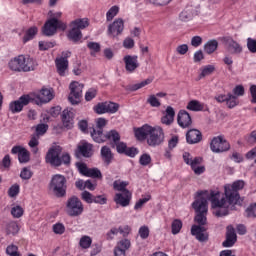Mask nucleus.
Segmentation results:
<instances>
[{
	"label": "nucleus",
	"mask_w": 256,
	"mask_h": 256,
	"mask_svg": "<svg viewBox=\"0 0 256 256\" xmlns=\"http://www.w3.org/2000/svg\"><path fill=\"white\" fill-rule=\"evenodd\" d=\"M83 211H85V207L79 198L72 196L67 200L66 213L69 217H79L80 215H83Z\"/></svg>",
	"instance_id": "20e7f679"
},
{
	"label": "nucleus",
	"mask_w": 256,
	"mask_h": 256,
	"mask_svg": "<svg viewBox=\"0 0 256 256\" xmlns=\"http://www.w3.org/2000/svg\"><path fill=\"white\" fill-rule=\"evenodd\" d=\"M207 201L211 202V192L204 190L197 192L196 199L192 203V207L197 213L194 220L200 226L193 225L191 228V235L196 237V239L201 242L207 241V239H209V235L205 232V227L201 226L207 223Z\"/></svg>",
	"instance_id": "f03ea898"
},
{
	"label": "nucleus",
	"mask_w": 256,
	"mask_h": 256,
	"mask_svg": "<svg viewBox=\"0 0 256 256\" xmlns=\"http://www.w3.org/2000/svg\"><path fill=\"white\" fill-rule=\"evenodd\" d=\"M246 213L248 217H256V203L248 207Z\"/></svg>",
	"instance_id": "338daca9"
},
{
	"label": "nucleus",
	"mask_w": 256,
	"mask_h": 256,
	"mask_svg": "<svg viewBox=\"0 0 256 256\" xmlns=\"http://www.w3.org/2000/svg\"><path fill=\"white\" fill-rule=\"evenodd\" d=\"M51 189H53L56 197H65L67 193V179L65 176L56 174L52 177Z\"/></svg>",
	"instance_id": "39448f33"
},
{
	"label": "nucleus",
	"mask_w": 256,
	"mask_h": 256,
	"mask_svg": "<svg viewBox=\"0 0 256 256\" xmlns=\"http://www.w3.org/2000/svg\"><path fill=\"white\" fill-rule=\"evenodd\" d=\"M119 111V104L114 102H106V113H117Z\"/></svg>",
	"instance_id": "de8ad7c7"
},
{
	"label": "nucleus",
	"mask_w": 256,
	"mask_h": 256,
	"mask_svg": "<svg viewBox=\"0 0 256 256\" xmlns=\"http://www.w3.org/2000/svg\"><path fill=\"white\" fill-rule=\"evenodd\" d=\"M247 47L250 53H256V40L253 38H248Z\"/></svg>",
	"instance_id": "680f3d73"
},
{
	"label": "nucleus",
	"mask_w": 256,
	"mask_h": 256,
	"mask_svg": "<svg viewBox=\"0 0 256 256\" xmlns=\"http://www.w3.org/2000/svg\"><path fill=\"white\" fill-rule=\"evenodd\" d=\"M123 235V237L129 235L131 233V227L129 226H120L119 228H112L108 233H107V239H113V235Z\"/></svg>",
	"instance_id": "393cba45"
},
{
	"label": "nucleus",
	"mask_w": 256,
	"mask_h": 256,
	"mask_svg": "<svg viewBox=\"0 0 256 256\" xmlns=\"http://www.w3.org/2000/svg\"><path fill=\"white\" fill-rule=\"evenodd\" d=\"M20 229L21 228L19 227V223H17V221L14 220L8 221L5 225L6 235H12L13 237H15L17 233H19Z\"/></svg>",
	"instance_id": "cd10ccee"
},
{
	"label": "nucleus",
	"mask_w": 256,
	"mask_h": 256,
	"mask_svg": "<svg viewBox=\"0 0 256 256\" xmlns=\"http://www.w3.org/2000/svg\"><path fill=\"white\" fill-rule=\"evenodd\" d=\"M101 157L104 163H107V165H109V163H111V160L113 159V152H111V148H109L108 146H103L101 148Z\"/></svg>",
	"instance_id": "2f4dec72"
},
{
	"label": "nucleus",
	"mask_w": 256,
	"mask_h": 256,
	"mask_svg": "<svg viewBox=\"0 0 256 256\" xmlns=\"http://www.w3.org/2000/svg\"><path fill=\"white\" fill-rule=\"evenodd\" d=\"M251 103L256 104V85L250 86Z\"/></svg>",
	"instance_id": "774afa93"
},
{
	"label": "nucleus",
	"mask_w": 256,
	"mask_h": 256,
	"mask_svg": "<svg viewBox=\"0 0 256 256\" xmlns=\"http://www.w3.org/2000/svg\"><path fill=\"white\" fill-rule=\"evenodd\" d=\"M139 235H140L141 239H147L149 237V227L148 226L140 227Z\"/></svg>",
	"instance_id": "0e129e2a"
},
{
	"label": "nucleus",
	"mask_w": 256,
	"mask_h": 256,
	"mask_svg": "<svg viewBox=\"0 0 256 256\" xmlns=\"http://www.w3.org/2000/svg\"><path fill=\"white\" fill-rule=\"evenodd\" d=\"M203 139V134H201V131L197 129H191L186 134V141L189 143V145H195L197 143H201V140Z\"/></svg>",
	"instance_id": "aec40b11"
},
{
	"label": "nucleus",
	"mask_w": 256,
	"mask_h": 256,
	"mask_svg": "<svg viewBox=\"0 0 256 256\" xmlns=\"http://www.w3.org/2000/svg\"><path fill=\"white\" fill-rule=\"evenodd\" d=\"M71 30L68 32V38L71 41H74V43H77V41H81V37H83V34H81V30L79 28H76L74 26H71Z\"/></svg>",
	"instance_id": "72a5a7b5"
},
{
	"label": "nucleus",
	"mask_w": 256,
	"mask_h": 256,
	"mask_svg": "<svg viewBox=\"0 0 256 256\" xmlns=\"http://www.w3.org/2000/svg\"><path fill=\"white\" fill-rule=\"evenodd\" d=\"M153 83V78H147L146 80L132 84L128 87L129 91H139V89H143V87H147V85H151Z\"/></svg>",
	"instance_id": "4c0bfd02"
},
{
	"label": "nucleus",
	"mask_w": 256,
	"mask_h": 256,
	"mask_svg": "<svg viewBox=\"0 0 256 256\" xmlns=\"http://www.w3.org/2000/svg\"><path fill=\"white\" fill-rule=\"evenodd\" d=\"M183 159L186 165H190L195 175H202V173H205V166H201V163H203V158L201 157L193 158L191 157V154L189 152H184Z\"/></svg>",
	"instance_id": "0eeeda50"
},
{
	"label": "nucleus",
	"mask_w": 256,
	"mask_h": 256,
	"mask_svg": "<svg viewBox=\"0 0 256 256\" xmlns=\"http://www.w3.org/2000/svg\"><path fill=\"white\" fill-rule=\"evenodd\" d=\"M23 213H25V210L19 205L11 208V215L14 217V219H20V217H23Z\"/></svg>",
	"instance_id": "37998d69"
},
{
	"label": "nucleus",
	"mask_w": 256,
	"mask_h": 256,
	"mask_svg": "<svg viewBox=\"0 0 256 256\" xmlns=\"http://www.w3.org/2000/svg\"><path fill=\"white\" fill-rule=\"evenodd\" d=\"M140 165H143L144 167H147V165H149V163H151V155L149 154H143L140 157Z\"/></svg>",
	"instance_id": "e2e57ef3"
},
{
	"label": "nucleus",
	"mask_w": 256,
	"mask_h": 256,
	"mask_svg": "<svg viewBox=\"0 0 256 256\" xmlns=\"http://www.w3.org/2000/svg\"><path fill=\"white\" fill-rule=\"evenodd\" d=\"M73 119H75V110L73 108H67L62 112V123L66 129L73 127Z\"/></svg>",
	"instance_id": "a211bd4d"
},
{
	"label": "nucleus",
	"mask_w": 256,
	"mask_h": 256,
	"mask_svg": "<svg viewBox=\"0 0 256 256\" xmlns=\"http://www.w3.org/2000/svg\"><path fill=\"white\" fill-rule=\"evenodd\" d=\"M177 121L178 125L182 127V129H187V127H191V123H193V121L191 120V115H189L188 112L185 110H181L178 113Z\"/></svg>",
	"instance_id": "4be33fe9"
},
{
	"label": "nucleus",
	"mask_w": 256,
	"mask_h": 256,
	"mask_svg": "<svg viewBox=\"0 0 256 256\" xmlns=\"http://www.w3.org/2000/svg\"><path fill=\"white\" fill-rule=\"evenodd\" d=\"M148 201H151V195H148L146 198H141L139 201L136 202L134 209L137 211L145 205Z\"/></svg>",
	"instance_id": "bf43d9fd"
},
{
	"label": "nucleus",
	"mask_w": 256,
	"mask_h": 256,
	"mask_svg": "<svg viewBox=\"0 0 256 256\" xmlns=\"http://www.w3.org/2000/svg\"><path fill=\"white\" fill-rule=\"evenodd\" d=\"M29 103H31V96L23 95L18 100L10 103L9 110L11 113H21V111H23V107L29 105Z\"/></svg>",
	"instance_id": "f8f14e48"
},
{
	"label": "nucleus",
	"mask_w": 256,
	"mask_h": 256,
	"mask_svg": "<svg viewBox=\"0 0 256 256\" xmlns=\"http://www.w3.org/2000/svg\"><path fill=\"white\" fill-rule=\"evenodd\" d=\"M131 199H133V193L129 190L125 192H118L114 195V202L120 207H129L131 205Z\"/></svg>",
	"instance_id": "ddd939ff"
},
{
	"label": "nucleus",
	"mask_w": 256,
	"mask_h": 256,
	"mask_svg": "<svg viewBox=\"0 0 256 256\" xmlns=\"http://www.w3.org/2000/svg\"><path fill=\"white\" fill-rule=\"evenodd\" d=\"M8 67L10 71H14L15 73H21V68L19 67V61L17 60V56L9 61Z\"/></svg>",
	"instance_id": "a18cd8bd"
},
{
	"label": "nucleus",
	"mask_w": 256,
	"mask_h": 256,
	"mask_svg": "<svg viewBox=\"0 0 256 256\" xmlns=\"http://www.w3.org/2000/svg\"><path fill=\"white\" fill-rule=\"evenodd\" d=\"M86 177H92V179H101L103 175L101 174V171L99 169L89 168Z\"/></svg>",
	"instance_id": "49530a36"
},
{
	"label": "nucleus",
	"mask_w": 256,
	"mask_h": 256,
	"mask_svg": "<svg viewBox=\"0 0 256 256\" xmlns=\"http://www.w3.org/2000/svg\"><path fill=\"white\" fill-rule=\"evenodd\" d=\"M187 109L189 111H209L207 104L202 103L198 100H192L187 104Z\"/></svg>",
	"instance_id": "c85d7f7f"
},
{
	"label": "nucleus",
	"mask_w": 256,
	"mask_h": 256,
	"mask_svg": "<svg viewBox=\"0 0 256 256\" xmlns=\"http://www.w3.org/2000/svg\"><path fill=\"white\" fill-rule=\"evenodd\" d=\"M123 61L127 73H135V70L139 69V59L137 56L126 55Z\"/></svg>",
	"instance_id": "dca6fc26"
},
{
	"label": "nucleus",
	"mask_w": 256,
	"mask_h": 256,
	"mask_svg": "<svg viewBox=\"0 0 256 256\" xmlns=\"http://www.w3.org/2000/svg\"><path fill=\"white\" fill-rule=\"evenodd\" d=\"M47 129H49L47 124H38L36 127V136L39 137V135H45V133H47Z\"/></svg>",
	"instance_id": "052dcab7"
},
{
	"label": "nucleus",
	"mask_w": 256,
	"mask_h": 256,
	"mask_svg": "<svg viewBox=\"0 0 256 256\" xmlns=\"http://www.w3.org/2000/svg\"><path fill=\"white\" fill-rule=\"evenodd\" d=\"M226 105L229 109H233L239 105V100H237V96L228 93V99L226 100Z\"/></svg>",
	"instance_id": "a19ab883"
},
{
	"label": "nucleus",
	"mask_w": 256,
	"mask_h": 256,
	"mask_svg": "<svg viewBox=\"0 0 256 256\" xmlns=\"http://www.w3.org/2000/svg\"><path fill=\"white\" fill-rule=\"evenodd\" d=\"M125 29V21L122 18H117L113 21L112 24L108 26V35L110 37H119L123 30Z\"/></svg>",
	"instance_id": "4468645a"
},
{
	"label": "nucleus",
	"mask_w": 256,
	"mask_h": 256,
	"mask_svg": "<svg viewBox=\"0 0 256 256\" xmlns=\"http://www.w3.org/2000/svg\"><path fill=\"white\" fill-rule=\"evenodd\" d=\"M12 155H18V161L20 163H29L31 154L23 146H14L11 150Z\"/></svg>",
	"instance_id": "f3484780"
},
{
	"label": "nucleus",
	"mask_w": 256,
	"mask_h": 256,
	"mask_svg": "<svg viewBox=\"0 0 256 256\" xmlns=\"http://www.w3.org/2000/svg\"><path fill=\"white\" fill-rule=\"evenodd\" d=\"M105 125H107L105 118H98L96 120L97 129H93L91 133V137L96 143H103V127H105Z\"/></svg>",
	"instance_id": "2eb2a0df"
},
{
	"label": "nucleus",
	"mask_w": 256,
	"mask_h": 256,
	"mask_svg": "<svg viewBox=\"0 0 256 256\" xmlns=\"http://www.w3.org/2000/svg\"><path fill=\"white\" fill-rule=\"evenodd\" d=\"M38 31L39 30L35 26L30 27L28 30H26L22 38L23 43H28V41L35 39V35H37Z\"/></svg>",
	"instance_id": "473e14b6"
},
{
	"label": "nucleus",
	"mask_w": 256,
	"mask_h": 256,
	"mask_svg": "<svg viewBox=\"0 0 256 256\" xmlns=\"http://www.w3.org/2000/svg\"><path fill=\"white\" fill-rule=\"evenodd\" d=\"M70 27H75L76 29H79V31H81V29L89 27V20L86 18L76 19L71 22Z\"/></svg>",
	"instance_id": "e433bc0d"
},
{
	"label": "nucleus",
	"mask_w": 256,
	"mask_h": 256,
	"mask_svg": "<svg viewBox=\"0 0 256 256\" xmlns=\"http://www.w3.org/2000/svg\"><path fill=\"white\" fill-rule=\"evenodd\" d=\"M175 120V109L173 107L168 106L164 112V116L161 118V123L163 125H171Z\"/></svg>",
	"instance_id": "a878e982"
},
{
	"label": "nucleus",
	"mask_w": 256,
	"mask_h": 256,
	"mask_svg": "<svg viewBox=\"0 0 256 256\" xmlns=\"http://www.w3.org/2000/svg\"><path fill=\"white\" fill-rule=\"evenodd\" d=\"M147 103H149V105L152 107H161V101H159L155 94H152L148 97Z\"/></svg>",
	"instance_id": "3c124183"
},
{
	"label": "nucleus",
	"mask_w": 256,
	"mask_h": 256,
	"mask_svg": "<svg viewBox=\"0 0 256 256\" xmlns=\"http://www.w3.org/2000/svg\"><path fill=\"white\" fill-rule=\"evenodd\" d=\"M76 167L79 173H81V175H84L85 177H87V173L89 172V168L87 167V164L83 162H78L76 163Z\"/></svg>",
	"instance_id": "603ef678"
},
{
	"label": "nucleus",
	"mask_w": 256,
	"mask_h": 256,
	"mask_svg": "<svg viewBox=\"0 0 256 256\" xmlns=\"http://www.w3.org/2000/svg\"><path fill=\"white\" fill-rule=\"evenodd\" d=\"M16 58L20 67V73H29V71H35L37 68V61L31 56L18 55Z\"/></svg>",
	"instance_id": "1a4fd4ad"
},
{
	"label": "nucleus",
	"mask_w": 256,
	"mask_h": 256,
	"mask_svg": "<svg viewBox=\"0 0 256 256\" xmlns=\"http://www.w3.org/2000/svg\"><path fill=\"white\" fill-rule=\"evenodd\" d=\"M210 149L213 153H225L231 149V145L223 136L214 137L210 143Z\"/></svg>",
	"instance_id": "9d476101"
},
{
	"label": "nucleus",
	"mask_w": 256,
	"mask_h": 256,
	"mask_svg": "<svg viewBox=\"0 0 256 256\" xmlns=\"http://www.w3.org/2000/svg\"><path fill=\"white\" fill-rule=\"evenodd\" d=\"M245 187V181L238 180L233 182V184H227L224 186L225 197H221V192L211 190L210 199L211 206L214 209L213 213L216 217H225L229 215V207L231 205H237L241 196L239 191Z\"/></svg>",
	"instance_id": "f257e3e1"
},
{
	"label": "nucleus",
	"mask_w": 256,
	"mask_h": 256,
	"mask_svg": "<svg viewBox=\"0 0 256 256\" xmlns=\"http://www.w3.org/2000/svg\"><path fill=\"white\" fill-rule=\"evenodd\" d=\"M224 41L226 42L229 51H231L233 55H239L243 53V47L241 46V44H239V42L235 41L233 38L225 37Z\"/></svg>",
	"instance_id": "412c9836"
},
{
	"label": "nucleus",
	"mask_w": 256,
	"mask_h": 256,
	"mask_svg": "<svg viewBox=\"0 0 256 256\" xmlns=\"http://www.w3.org/2000/svg\"><path fill=\"white\" fill-rule=\"evenodd\" d=\"M28 145L33 149V153H37L39 151V148H37V146L39 145V136H32Z\"/></svg>",
	"instance_id": "09e8293b"
},
{
	"label": "nucleus",
	"mask_w": 256,
	"mask_h": 256,
	"mask_svg": "<svg viewBox=\"0 0 256 256\" xmlns=\"http://www.w3.org/2000/svg\"><path fill=\"white\" fill-rule=\"evenodd\" d=\"M235 243H237V233H235V228L230 225L226 228V239L222 245L223 247H233Z\"/></svg>",
	"instance_id": "6ab92c4d"
},
{
	"label": "nucleus",
	"mask_w": 256,
	"mask_h": 256,
	"mask_svg": "<svg viewBox=\"0 0 256 256\" xmlns=\"http://www.w3.org/2000/svg\"><path fill=\"white\" fill-rule=\"evenodd\" d=\"M52 229L56 235H63L65 233V225L63 223L54 224Z\"/></svg>",
	"instance_id": "864d4df0"
},
{
	"label": "nucleus",
	"mask_w": 256,
	"mask_h": 256,
	"mask_svg": "<svg viewBox=\"0 0 256 256\" xmlns=\"http://www.w3.org/2000/svg\"><path fill=\"white\" fill-rule=\"evenodd\" d=\"M53 47H55V43L53 42H45V41L39 42L40 51H48V49H53Z\"/></svg>",
	"instance_id": "5fc2aeb1"
},
{
	"label": "nucleus",
	"mask_w": 256,
	"mask_h": 256,
	"mask_svg": "<svg viewBox=\"0 0 256 256\" xmlns=\"http://www.w3.org/2000/svg\"><path fill=\"white\" fill-rule=\"evenodd\" d=\"M40 103H49L53 99V90L48 88H42L38 94Z\"/></svg>",
	"instance_id": "c756f323"
},
{
	"label": "nucleus",
	"mask_w": 256,
	"mask_h": 256,
	"mask_svg": "<svg viewBox=\"0 0 256 256\" xmlns=\"http://www.w3.org/2000/svg\"><path fill=\"white\" fill-rule=\"evenodd\" d=\"M94 111H95V113H98V115H103V114L107 113V104H106V102L98 103L94 107Z\"/></svg>",
	"instance_id": "8fccbe9b"
},
{
	"label": "nucleus",
	"mask_w": 256,
	"mask_h": 256,
	"mask_svg": "<svg viewBox=\"0 0 256 256\" xmlns=\"http://www.w3.org/2000/svg\"><path fill=\"white\" fill-rule=\"evenodd\" d=\"M20 187L18 184L12 185L8 190L9 197H17L19 195Z\"/></svg>",
	"instance_id": "4d7b16f0"
},
{
	"label": "nucleus",
	"mask_w": 256,
	"mask_h": 256,
	"mask_svg": "<svg viewBox=\"0 0 256 256\" xmlns=\"http://www.w3.org/2000/svg\"><path fill=\"white\" fill-rule=\"evenodd\" d=\"M57 29H60V31H65V29H67V24L61 20L51 18L44 24L42 33L43 35H46V37H52V35L57 33Z\"/></svg>",
	"instance_id": "423d86ee"
},
{
	"label": "nucleus",
	"mask_w": 256,
	"mask_h": 256,
	"mask_svg": "<svg viewBox=\"0 0 256 256\" xmlns=\"http://www.w3.org/2000/svg\"><path fill=\"white\" fill-rule=\"evenodd\" d=\"M127 187H129L128 181L116 180L113 182V189L115 191H120V193H125V191H129Z\"/></svg>",
	"instance_id": "f704fd0d"
},
{
	"label": "nucleus",
	"mask_w": 256,
	"mask_h": 256,
	"mask_svg": "<svg viewBox=\"0 0 256 256\" xmlns=\"http://www.w3.org/2000/svg\"><path fill=\"white\" fill-rule=\"evenodd\" d=\"M105 141H109L112 147H115L119 141H121V134L117 132V130H110L106 134H103V143Z\"/></svg>",
	"instance_id": "5701e85b"
},
{
	"label": "nucleus",
	"mask_w": 256,
	"mask_h": 256,
	"mask_svg": "<svg viewBox=\"0 0 256 256\" xmlns=\"http://www.w3.org/2000/svg\"><path fill=\"white\" fill-rule=\"evenodd\" d=\"M119 14V6H112L106 13V20L113 21Z\"/></svg>",
	"instance_id": "79ce46f5"
},
{
	"label": "nucleus",
	"mask_w": 256,
	"mask_h": 256,
	"mask_svg": "<svg viewBox=\"0 0 256 256\" xmlns=\"http://www.w3.org/2000/svg\"><path fill=\"white\" fill-rule=\"evenodd\" d=\"M83 87V84L77 81L71 82L69 86L70 94L68 100L72 105H79V103H81V97H83Z\"/></svg>",
	"instance_id": "6e6552de"
},
{
	"label": "nucleus",
	"mask_w": 256,
	"mask_h": 256,
	"mask_svg": "<svg viewBox=\"0 0 256 256\" xmlns=\"http://www.w3.org/2000/svg\"><path fill=\"white\" fill-rule=\"evenodd\" d=\"M61 147L59 146H54L50 148L46 154V163H49L50 165L54 167H60L61 165Z\"/></svg>",
	"instance_id": "9b49d317"
},
{
	"label": "nucleus",
	"mask_w": 256,
	"mask_h": 256,
	"mask_svg": "<svg viewBox=\"0 0 256 256\" xmlns=\"http://www.w3.org/2000/svg\"><path fill=\"white\" fill-rule=\"evenodd\" d=\"M247 145H255L256 143V131H252L249 135L245 136Z\"/></svg>",
	"instance_id": "13d9d810"
},
{
	"label": "nucleus",
	"mask_w": 256,
	"mask_h": 256,
	"mask_svg": "<svg viewBox=\"0 0 256 256\" xmlns=\"http://www.w3.org/2000/svg\"><path fill=\"white\" fill-rule=\"evenodd\" d=\"M78 151L83 157H91V155H93V145L87 142H82L78 146Z\"/></svg>",
	"instance_id": "7c9ffc66"
},
{
	"label": "nucleus",
	"mask_w": 256,
	"mask_h": 256,
	"mask_svg": "<svg viewBox=\"0 0 256 256\" xmlns=\"http://www.w3.org/2000/svg\"><path fill=\"white\" fill-rule=\"evenodd\" d=\"M138 141H146L149 147H159L165 141V131L161 126H151L144 124L134 130Z\"/></svg>",
	"instance_id": "7ed1b4c3"
},
{
	"label": "nucleus",
	"mask_w": 256,
	"mask_h": 256,
	"mask_svg": "<svg viewBox=\"0 0 256 256\" xmlns=\"http://www.w3.org/2000/svg\"><path fill=\"white\" fill-rule=\"evenodd\" d=\"M93 203H98V205H106L107 204V197H105V195L94 196Z\"/></svg>",
	"instance_id": "69168bd1"
},
{
	"label": "nucleus",
	"mask_w": 256,
	"mask_h": 256,
	"mask_svg": "<svg viewBox=\"0 0 256 256\" xmlns=\"http://www.w3.org/2000/svg\"><path fill=\"white\" fill-rule=\"evenodd\" d=\"M81 198L85 201V203L91 204V203H93L95 196H93V194H91L88 191H84L81 194Z\"/></svg>",
	"instance_id": "6e6d98bb"
},
{
	"label": "nucleus",
	"mask_w": 256,
	"mask_h": 256,
	"mask_svg": "<svg viewBox=\"0 0 256 256\" xmlns=\"http://www.w3.org/2000/svg\"><path fill=\"white\" fill-rule=\"evenodd\" d=\"M131 247V241L128 239L121 240L118 242L117 246L114 249L115 256H126L127 249Z\"/></svg>",
	"instance_id": "b1692460"
},
{
	"label": "nucleus",
	"mask_w": 256,
	"mask_h": 256,
	"mask_svg": "<svg viewBox=\"0 0 256 256\" xmlns=\"http://www.w3.org/2000/svg\"><path fill=\"white\" fill-rule=\"evenodd\" d=\"M172 235H179L181 233V229H183V222L179 219L173 220L171 224Z\"/></svg>",
	"instance_id": "ea45409f"
},
{
	"label": "nucleus",
	"mask_w": 256,
	"mask_h": 256,
	"mask_svg": "<svg viewBox=\"0 0 256 256\" xmlns=\"http://www.w3.org/2000/svg\"><path fill=\"white\" fill-rule=\"evenodd\" d=\"M217 47H219V42H217V40H209L204 45V51L207 55H212V53H215Z\"/></svg>",
	"instance_id": "c9c22d12"
},
{
	"label": "nucleus",
	"mask_w": 256,
	"mask_h": 256,
	"mask_svg": "<svg viewBox=\"0 0 256 256\" xmlns=\"http://www.w3.org/2000/svg\"><path fill=\"white\" fill-rule=\"evenodd\" d=\"M201 73L199 74V79H203L204 77H209L212 73H215V66L206 65L200 69Z\"/></svg>",
	"instance_id": "58836bf2"
},
{
	"label": "nucleus",
	"mask_w": 256,
	"mask_h": 256,
	"mask_svg": "<svg viewBox=\"0 0 256 256\" xmlns=\"http://www.w3.org/2000/svg\"><path fill=\"white\" fill-rule=\"evenodd\" d=\"M55 63H56V69H57L58 75H60L61 77H64L65 72L69 67V61H67V58L61 57L56 59Z\"/></svg>",
	"instance_id": "bb28decb"
},
{
	"label": "nucleus",
	"mask_w": 256,
	"mask_h": 256,
	"mask_svg": "<svg viewBox=\"0 0 256 256\" xmlns=\"http://www.w3.org/2000/svg\"><path fill=\"white\" fill-rule=\"evenodd\" d=\"M92 243L93 239H91L90 236H82L79 241V245L82 249H89Z\"/></svg>",
	"instance_id": "c03bdc74"
}]
</instances>
